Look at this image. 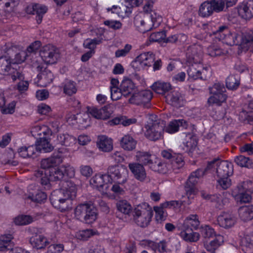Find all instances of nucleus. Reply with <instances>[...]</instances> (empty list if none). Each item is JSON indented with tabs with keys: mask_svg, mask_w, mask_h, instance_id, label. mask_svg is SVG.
Listing matches in <instances>:
<instances>
[{
	"mask_svg": "<svg viewBox=\"0 0 253 253\" xmlns=\"http://www.w3.org/2000/svg\"><path fill=\"white\" fill-rule=\"evenodd\" d=\"M77 194V187L71 181L64 182L63 188L51 193L50 200L52 205L63 212L72 208V200Z\"/></svg>",
	"mask_w": 253,
	"mask_h": 253,
	"instance_id": "obj_1",
	"label": "nucleus"
},
{
	"mask_svg": "<svg viewBox=\"0 0 253 253\" xmlns=\"http://www.w3.org/2000/svg\"><path fill=\"white\" fill-rule=\"evenodd\" d=\"M205 170L208 173L213 174L215 177L230 176L233 173V166L228 161L214 159L208 163Z\"/></svg>",
	"mask_w": 253,
	"mask_h": 253,
	"instance_id": "obj_2",
	"label": "nucleus"
},
{
	"mask_svg": "<svg viewBox=\"0 0 253 253\" xmlns=\"http://www.w3.org/2000/svg\"><path fill=\"white\" fill-rule=\"evenodd\" d=\"M35 180L39 182L45 189L50 188L49 181H58L63 179L64 173L61 167L52 168L49 170H38L34 173Z\"/></svg>",
	"mask_w": 253,
	"mask_h": 253,
	"instance_id": "obj_3",
	"label": "nucleus"
},
{
	"mask_svg": "<svg viewBox=\"0 0 253 253\" xmlns=\"http://www.w3.org/2000/svg\"><path fill=\"white\" fill-rule=\"evenodd\" d=\"M145 127V136L150 140L156 141L162 137L165 125L163 121L157 119L156 116L152 115L149 117Z\"/></svg>",
	"mask_w": 253,
	"mask_h": 253,
	"instance_id": "obj_4",
	"label": "nucleus"
},
{
	"mask_svg": "<svg viewBox=\"0 0 253 253\" xmlns=\"http://www.w3.org/2000/svg\"><path fill=\"white\" fill-rule=\"evenodd\" d=\"M107 182L115 183L119 184H125L128 177V171L126 167L123 165L110 166L107 169Z\"/></svg>",
	"mask_w": 253,
	"mask_h": 253,
	"instance_id": "obj_5",
	"label": "nucleus"
},
{
	"mask_svg": "<svg viewBox=\"0 0 253 253\" xmlns=\"http://www.w3.org/2000/svg\"><path fill=\"white\" fill-rule=\"evenodd\" d=\"M223 42L229 45H237L240 43L241 48L244 50L248 49L253 43V30L244 33L241 37L236 33H229L225 36Z\"/></svg>",
	"mask_w": 253,
	"mask_h": 253,
	"instance_id": "obj_6",
	"label": "nucleus"
},
{
	"mask_svg": "<svg viewBox=\"0 0 253 253\" xmlns=\"http://www.w3.org/2000/svg\"><path fill=\"white\" fill-rule=\"evenodd\" d=\"M76 218L86 224H91L97 219V212L96 209L88 203L79 205L74 211Z\"/></svg>",
	"mask_w": 253,
	"mask_h": 253,
	"instance_id": "obj_7",
	"label": "nucleus"
},
{
	"mask_svg": "<svg viewBox=\"0 0 253 253\" xmlns=\"http://www.w3.org/2000/svg\"><path fill=\"white\" fill-rule=\"evenodd\" d=\"M153 214L152 208L146 203L137 205L133 210L134 220L138 226L142 227H145L149 224Z\"/></svg>",
	"mask_w": 253,
	"mask_h": 253,
	"instance_id": "obj_8",
	"label": "nucleus"
},
{
	"mask_svg": "<svg viewBox=\"0 0 253 253\" xmlns=\"http://www.w3.org/2000/svg\"><path fill=\"white\" fill-rule=\"evenodd\" d=\"M11 59L6 56L0 57V74L9 75L13 82L18 79L22 80L23 75L20 68L18 65L11 67Z\"/></svg>",
	"mask_w": 253,
	"mask_h": 253,
	"instance_id": "obj_9",
	"label": "nucleus"
},
{
	"mask_svg": "<svg viewBox=\"0 0 253 253\" xmlns=\"http://www.w3.org/2000/svg\"><path fill=\"white\" fill-rule=\"evenodd\" d=\"M207 173L205 169H199L192 172L189 175L185 185V191L188 199L194 198V196L197 192L196 184L201 177Z\"/></svg>",
	"mask_w": 253,
	"mask_h": 253,
	"instance_id": "obj_10",
	"label": "nucleus"
},
{
	"mask_svg": "<svg viewBox=\"0 0 253 253\" xmlns=\"http://www.w3.org/2000/svg\"><path fill=\"white\" fill-rule=\"evenodd\" d=\"M31 66L33 68L38 72H40L38 75V79L40 84L42 86H46L52 82L53 79V75L51 72L46 69L41 61L38 59H33L31 61Z\"/></svg>",
	"mask_w": 253,
	"mask_h": 253,
	"instance_id": "obj_11",
	"label": "nucleus"
},
{
	"mask_svg": "<svg viewBox=\"0 0 253 253\" xmlns=\"http://www.w3.org/2000/svg\"><path fill=\"white\" fill-rule=\"evenodd\" d=\"M41 57L36 59L41 61V58L47 64H53L57 62L59 57V52L55 46L47 44L42 47L40 50Z\"/></svg>",
	"mask_w": 253,
	"mask_h": 253,
	"instance_id": "obj_12",
	"label": "nucleus"
},
{
	"mask_svg": "<svg viewBox=\"0 0 253 253\" xmlns=\"http://www.w3.org/2000/svg\"><path fill=\"white\" fill-rule=\"evenodd\" d=\"M198 63H192L187 70L189 78L191 80L200 79L206 80L211 76V69L210 67H203L198 64Z\"/></svg>",
	"mask_w": 253,
	"mask_h": 253,
	"instance_id": "obj_13",
	"label": "nucleus"
},
{
	"mask_svg": "<svg viewBox=\"0 0 253 253\" xmlns=\"http://www.w3.org/2000/svg\"><path fill=\"white\" fill-rule=\"evenodd\" d=\"M186 61L189 64L200 63L203 57L202 47L199 44H194L187 49Z\"/></svg>",
	"mask_w": 253,
	"mask_h": 253,
	"instance_id": "obj_14",
	"label": "nucleus"
},
{
	"mask_svg": "<svg viewBox=\"0 0 253 253\" xmlns=\"http://www.w3.org/2000/svg\"><path fill=\"white\" fill-rule=\"evenodd\" d=\"M246 182L239 184L233 191L232 195L237 202L249 203L252 199L250 192L245 187Z\"/></svg>",
	"mask_w": 253,
	"mask_h": 253,
	"instance_id": "obj_15",
	"label": "nucleus"
},
{
	"mask_svg": "<svg viewBox=\"0 0 253 253\" xmlns=\"http://www.w3.org/2000/svg\"><path fill=\"white\" fill-rule=\"evenodd\" d=\"M154 1L152 0H148L143 7V11L145 13L144 16H149L151 18L152 27L156 28L159 26L162 22V17L159 14L153 11Z\"/></svg>",
	"mask_w": 253,
	"mask_h": 253,
	"instance_id": "obj_16",
	"label": "nucleus"
},
{
	"mask_svg": "<svg viewBox=\"0 0 253 253\" xmlns=\"http://www.w3.org/2000/svg\"><path fill=\"white\" fill-rule=\"evenodd\" d=\"M48 8L44 5L33 3L28 5L26 12L28 14H36V20L38 24H40L42 20L43 15L47 11Z\"/></svg>",
	"mask_w": 253,
	"mask_h": 253,
	"instance_id": "obj_17",
	"label": "nucleus"
},
{
	"mask_svg": "<svg viewBox=\"0 0 253 253\" xmlns=\"http://www.w3.org/2000/svg\"><path fill=\"white\" fill-rule=\"evenodd\" d=\"M152 98V93L150 90H145L139 92L136 91L131 95L129 99L131 103L136 105H146L149 103Z\"/></svg>",
	"mask_w": 253,
	"mask_h": 253,
	"instance_id": "obj_18",
	"label": "nucleus"
},
{
	"mask_svg": "<svg viewBox=\"0 0 253 253\" xmlns=\"http://www.w3.org/2000/svg\"><path fill=\"white\" fill-rule=\"evenodd\" d=\"M63 158L62 154L58 153L54 155L50 158H48L42 160L41 162V169L40 170H49L54 168L62 162Z\"/></svg>",
	"mask_w": 253,
	"mask_h": 253,
	"instance_id": "obj_19",
	"label": "nucleus"
},
{
	"mask_svg": "<svg viewBox=\"0 0 253 253\" xmlns=\"http://www.w3.org/2000/svg\"><path fill=\"white\" fill-rule=\"evenodd\" d=\"M27 198L36 203L43 202L46 199V194L39 189L35 184H31L28 188Z\"/></svg>",
	"mask_w": 253,
	"mask_h": 253,
	"instance_id": "obj_20",
	"label": "nucleus"
},
{
	"mask_svg": "<svg viewBox=\"0 0 253 253\" xmlns=\"http://www.w3.org/2000/svg\"><path fill=\"white\" fill-rule=\"evenodd\" d=\"M239 15L243 19L250 20L253 18V2L243 1L237 7Z\"/></svg>",
	"mask_w": 253,
	"mask_h": 253,
	"instance_id": "obj_21",
	"label": "nucleus"
},
{
	"mask_svg": "<svg viewBox=\"0 0 253 253\" xmlns=\"http://www.w3.org/2000/svg\"><path fill=\"white\" fill-rule=\"evenodd\" d=\"M87 111L93 117L97 119L106 120L109 119L112 113L110 107L104 106L101 108L95 107L88 108Z\"/></svg>",
	"mask_w": 253,
	"mask_h": 253,
	"instance_id": "obj_22",
	"label": "nucleus"
},
{
	"mask_svg": "<svg viewBox=\"0 0 253 253\" xmlns=\"http://www.w3.org/2000/svg\"><path fill=\"white\" fill-rule=\"evenodd\" d=\"M166 101L168 104L176 108L183 106L185 100L183 95L179 92L173 90L168 93L166 96Z\"/></svg>",
	"mask_w": 253,
	"mask_h": 253,
	"instance_id": "obj_23",
	"label": "nucleus"
},
{
	"mask_svg": "<svg viewBox=\"0 0 253 253\" xmlns=\"http://www.w3.org/2000/svg\"><path fill=\"white\" fill-rule=\"evenodd\" d=\"M217 221L220 227L228 229L233 226L236 220L233 214L224 212L218 216Z\"/></svg>",
	"mask_w": 253,
	"mask_h": 253,
	"instance_id": "obj_24",
	"label": "nucleus"
},
{
	"mask_svg": "<svg viewBox=\"0 0 253 253\" xmlns=\"http://www.w3.org/2000/svg\"><path fill=\"white\" fill-rule=\"evenodd\" d=\"M29 242L31 246L37 250L44 249L49 244L47 239L41 233L33 234Z\"/></svg>",
	"mask_w": 253,
	"mask_h": 253,
	"instance_id": "obj_25",
	"label": "nucleus"
},
{
	"mask_svg": "<svg viewBox=\"0 0 253 253\" xmlns=\"http://www.w3.org/2000/svg\"><path fill=\"white\" fill-rule=\"evenodd\" d=\"M128 168L138 180L143 181L146 178V172L142 165L137 163H132L128 164Z\"/></svg>",
	"mask_w": 253,
	"mask_h": 253,
	"instance_id": "obj_26",
	"label": "nucleus"
},
{
	"mask_svg": "<svg viewBox=\"0 0 253 253\" xmlns=\"http://www.w3.org/2000/svg\"><path fill=\"white\" fill-rule=\"evenodd\" d=\"M151 169L160 173L166 174L172 171V166L169 162L157 160L151 166Z\"/></svg>",
	"mask_w": 253,
	"mask_h": 253,
	"instance_id": "obj_27",
	"label": "nucleus"
},
{
	"mask_svg": "<svg viewBox=\"0 0 253 253\" xmlns=\"http://www.w3.org/2000/svg\"><path fill=\"white\" fill-rule=\"evenodd\" d=\"M120 90L125 97L132 95L136 91V87L132 81L127 78L124 79L120 85Z\"/></svg>",
	"mask_w": 253,
	"mask_h": 253,
	"instance_id": "obj_28",
	"label": "nucleus"
},
{
	"mask_svg": "<svg viewBox=\"0 0 253 253\" xmlns=\"http://www.w3.org/2000/svg\"><path fill=\"white\" fill-rule=\"evenodd\" d=\"M154 61V55L150 52H144L138 56L134 63L139 64L142 67H149Z\"/></svg>",
	"mask_w": 253,
	"mask_h": 253,
	"instance_id": "obj_29",
	"label": "nucleus"
},
{
	"mask_svg": "<svg viewBox=\"0 0 253 253\" xmlns=\"http://www.w3.org/2000/svg\"><path fill=\"white\" fill-rule=\"evenodd\" d=\"M188 124L183 119L174 120L171 121L168 126L166 127L165 131L169 133H173L179 130V127L187 128Z\"/></svg>",
	"mask_w": 253,
	"mask_h": 253,
	"instance_id": "obj_30",
	"label": "nucleus"
},
{
	"mask_svg": "<svg viewBox=\"0 0 253 253\" xmlns=\"http://www.w3.org/2000/svg\"><path fill=\"white\" fill-rule=\"evenodd\" d=\"M135 158L137 163L142 166H148L151 169V166L153 165L154 162L152 159V155L148 152L137 151L135 155Z\"/></svg>",
	"mask_w": 253,
	"mask_h": 253,
	"instance_id": "obj_31",
	"label": "nucleus"
},
{
	"mask_svg": "<svg viewBox=\"0 0 253 253\" xmlns=\"http://www.w3.org/2000/svg\"><path fill=\"white\" fill-rule=\"evenodd\" d=\"M34 146L36 148V153L50 152L53 149V147L46 137L41 138Z\"/></svg>",
	"mask_w": 253,
	"mask_h": 253,
	"instance_id": "obj_32",
	"label": "nucleus"
},
{
	"mask_svg": "<svg viewBox=\"0 0 253 253\" xmlns=\"http://www.w3.org/2000/svg\"><path fill=\"white\" fill-rule=\"evenodd\" d=\"M182 230L180 233V237L185 241L189 242H196L200 238V234L195 232L191 229H184L181 227Z\"/></svg>",
	"mask_w": 253,
	"mask_h": 253,
	"instance_id": "obj_33",
	"label": "nucleus"
},
{
	"mask_svg": "<svg viewBox=\"0 0 253 253\" xmlns=\"http://www.w3.org/2000/svg\"><path fill=\"white\" fill-rule=\"evenodd\" d=\"M97 144L99 148L104 152H109L113 149L112 140L105 135L98 136Z\"/></svg>",
	"mask_w": 253,
	"mask_h": 253,
	"instance_id": "obj_34",
	"label": "nucleus"
},
{
	"mask_svg": "<svg viewBox=\"0 0 253 253\" xmlns=\"http://www.w3.org/2000/svg\"><path fill=\"white\" fill-rule=\"evenodd\" d=\"M200 225V221L197 214H191L184 220L182 227L184 229L196 230Z\"/></svg>",
	"mask_w": 253,
	"mask_h": 253,
	"instance_id": "obj_35",
	"label": "nucleus"
},
{
	"mask_svg": "<svg viewBox=\"0 0 253 253\" xmlns=\"http://www.w3.org/2000/svg\"><path fill=\"white\" fill-rule=\"evenodd\" d=\"M40 132L38 135H51L53 133H57L59 131V123L57 121L50 122L49 124V126H42L40 128Z\"/></svg>",
	"mask_w": 253,
	"mask_h": 253,
	"instance_id": "obj_36",
	"label": "nucleus"
},
{
	"mask_svg": "<svg viewBox=\"0 0 253 253\" xmlns=\"http://www.w3.org/2000/svg\"><path fill=\"white\" fill-rule=\"evenodd\" d=\"M121 146L126 150H133L136 145V141L130 135H124L120 141Z\"/></svg>",
	"mask_w": 253,
	"mask_h": 253,
	"instance_id": "obj_37",
	"label": "nucleus"
},
{
	"mask_svg": "<svg viewBox=\"0 0 253 253\" xmlns=\"http://www.w3.org/2000/svg\"><path fill=\"white\" fill-rule=\"evenodd\" d=\"M223 241V237L218 235L213 240L210 242L204 243V247L208 252L211 253H215V251L221 245V243Z\"/></svg>",
	"mask_w": 253,
	"mask_h": 253,
	"instance_id": "obj_38",
	"label": "nucleus"
},
{
	"mask_svg": "<svg viewBox=\"0 0 253 253\" xmlns=\"http://www.w3.org/2000/svg\"><path fill=\"white\" fill-rule=\"evenodd\" d=\"M19 156L23 158L34 157L36 155V148L34 145L29 146H22L18 149Z\"/></svg>",
	"mask_w": 253,
	"mask_h": 253,
	"instance_id": "obj_39",
	"label": "nucleus"
},
{
	"mask_svg": "<svg viewBox=\"0 0 253 253\" xmlns=\"http://www.w3.org/2000/svg\"><path fill=\"white\" fill-rule=\"evenodd\" d=\"M13 239L12 234H3L0 236V251H4L12 249L13 246L11 242Z\"/></svg>",
	"mask_w": 253,
	"mask_h": 253,
	"instance_id": "obj_40",
	"label": "nucleus"
},
{
	"mask_svg": "<svg viewBox=\"0 0 253 253\" xmlns=\"http://www.w3.org/2000/svg\"><path fill=\"white\" fill-rule=\"evenodd\" d=\"M106 180H107V177L105 176V174H98L90 179V184L93 187L101 190V189L105 185L104 183Z\"/></svg>",
	"mask_w": 253,
	"mask_h": 253,
	"instance_id": "obj_41",
	"label": "nucleus"
},
{
	"mask_svg": "<svg viewBox=\"0 0 253 253\" xmlns=\"http://www.w3.org/2000/svg\"><path fill=\"white\" fill-rule=\"evenodd\" d=\"M141 15H136L134 18V24L142 33H145L152 29L151 25L146 23L144 18V16Z\"/></svg>",
	"mask_w": 253,
	"mask_h": 253,
	"instance_id": "obj_42",
	"label": "nucleus"
},
{
	"mask_svg": "<svg viewBox=\"0 0 253 253\" xmlns=\"http://www.w3.org/2000/svg\"><path fill=\"white\" fill-rule=\"evenodd\" d=\"M239 214L240 218L245 221L253 219V207L246 206L241 207L239 210Z\"/></svg>",
	"mask_w": 253,
	"mask_h": 253,
	"instance_id": "obj_43",
	"label": "nucleus"
},
{
	"mask_svg": "<svg viewBox=\"0 0 253 253\" xmlns=\"http://www.w3.org/2000/svg\"><path fill=\"white\" fill-rule=\"evenodd\" d=\"M184 145L186 147L184 150L188 153H192L197 145L196 136L190 133L187 134L186 142L184 143Z\"/></svg>",
	"mask_w": 253,
	"mask_h": 253,
	"instance_id": "obj_44",
	"label": "nucleus"
},
{
	"mask_svg": "<svg viewBox=\"0 0 253 253\" xmlns=\"http://www.w3.org/2000/svg\"><path fill=\"white\" fill-rule=\"evenodd\" d=\"M171 85L169 83L158 81L154 83L152 89L157 93L164 94L171 89Z\"/></svg>",
	"mask_w": 253,
	"mask_h": 253,
	"instance_id": "obj_45",
	"label": "nucleus"
},
{
	"mask_svg": "<svg viewBox=\"0 0 253 253\" xmlns=\"http://www.w3.org/2000/svg\"><path fill=\"white\" fill-rule=\"evenodd\" d=\"M240 84V78L238 75L229 76L226 80V87L230 90H236Z\"/></svg>",
	"mask_w": 253,
	"mask_h": 253,
	"instance_id": "obj_46",
	"label": "nucleus"
},
{
	"mask_svg": "<svg viewBox=\"0 0 253 253\" xmlns=\"http://www.w3.org/2000/svg\"><path fill=\"white\" fill-rule=\"evenodd\" d=\"M57 140L62 145L66 147L73 146L76 143V138L68 134H62L57 136Z\"/></svg>",
	"mask_w": 253,
	"mask_h": 253,
	"instance_id": "obj_47",
	"label": "nucleus"
},
{
	"mask_svg": "<svg viewBox=\"0 0 253 253\" xmlns=\"http://www.w3.org/2000/svg\"><path fill=\"white\" fill-rule=\"evenodd\" d=\"M199 15L203 17H207L213 13L211 1H205L203 2L199 8Z\"/></svg>",
	"mask_w": 253,
	"mask_h": 253,
	"instance_id": "obj_48",
	"label": "nucleus"
},
{
	"mask_svg": "<svg viewBox=\"0 0 253 253\" xmlns=\"http://www.w3.org/2000/svg\"><path fill=\"white\" fill-rule=\"evenodd\" d=\"M235 163L239 166L247 168H253V161L248 157L243 155L236 156L234 159Z\"/></svg>",
	"mask_w": 253,
	"mask_h": 253,
	"instance_id": "obj_49",
	"label": "nucleus"
},
{
	"mask_svg": "<svg viewBox=\"0 0 253 253\" xmlns=\"http://www.w3.org/2000/svg\"><path fill=\"white\" fill-rule=\"evenodd\" d=\"M64 93L71 96L76 93L77 88L76 84L74 81L66 80L62 84Z\"/></svg>",
	"mask_w": 253,
	"mask_h": 253,
	"instance_id": "obj_50",
	"label": "nucleus"
},
{
	"mask_svg": "<svg viewBox=\"0 0 253 253\" xmlns=\"http://www.w3.org/2000/svg\"><path fill=\"white\" fill-rule=\"evenodd\" d=\"M226 94H219V95H212L208 100V103L209 105L221 106L227 99Z\"/></svg>",
	"mask_w": 253,
	"mask_h": 253,
	"instance_id": "obj_51",
	"label": "nucleus"
},
{
	"mask_svg": "<svg viewBox=\"0 0 253 253\" xmlns=\"http://www.w3.org/2000/svg\"><path fill=\"white\" fill-rule=\"evenodd\" d=\"M172 166V171L178 172V170L184 165V161L182 156L179 154H176L175 157H173L169 162Z\"/></svg>",
	"mask_w": 253,
	"mask_h": 253,
	"instance_id": "obj_52",
	"label": "nucleus"
},
{
	"mask_svg": "<svg viewBox=\"0 0 253 253\" xmlns=\"http://www.w3.org/2000/svg\"><path fill=\"white\" fill-rule=\"evenodd\" d=\"M209 200L211 202L214 203L215 207L218 209H221L225 203L228 201L226 199H223V196L219 194L211 195L209 196Z\"/></svg>",
	"mask_w": 253,
	"mask_h": 253,
	"instance_id": "obj_53",
	"label": "nucleus"
},
{
	"mask_svg": "<svg viewBox=\"0 0 253 253\" xmlns=\"http://www.w3.org/2000/svg\"><path fill=\"white\" fill-rule=\"evenodd\" d=\"M136 122L135 119H128L125 116H120L112 119L111 123L114 125L122 124L124 126H128Z\"/></svg>",
	"mask_w": 253,
	"mask_h": 253,
	"instance_id": "obj_54",
	"label": "nucleus"
},
{
	"mask_svg": "<svg viewBox=\"0 0 253 253\" xmlns=\"http://www.w3.org/2000/svg\"><path fill=\"white\" fill-rule=\"evenodd\" d=\"M229 33V29L228 27L227 26H221L216 31L213 32V35L215 38L219 41H222L223 42L226 35Z\"/></svg>",
	"mask_w": 253,
	"mask_h": 253,
	"instance_id": "obj_55",
	"label": "nucleus"
},
{
	"mask_svg": "<svg viewBox=\"0 0 253 253\" xmlns=\"http://www.w3.org/2000/svg\"><path fill=\"white\" fill-rule=\"evenodd\" d=\"M32 216L29 215H21L15 217L14 222L18 225H24L30 224L33 221Z\"/></svg>",
	"mask_w": 253,
	"mask_h": 253,
	"instance_id": "obj_56",
	"label": "nucleus"
},
{
	"mask_svg": "<svg viewBox=\"0 0 253 253\" xmlns=\"http://www.w3.org/2000/svg\"><path fill=\"white\" fill-rule=\"evenodd\" d=\"M117 207L118 211L126 214H128L132 210L130 204L126 200H121L118 202Z\"/></svg>",
	"mask_w": 253,
	"mask_h": 253,
	"instance_id": "obj_57",
	"label": "nucleus"
},
{
	"mask_svg": "<svg viewBox=\"0 0 253 253\" xmlns=\"http://www.w3.org/2000/svg\"><path fill=\"white\" fill-rule=\"evenodd\" d=\"M201 235L205 239H208L215 236L214 229L209 225H203L200 228Z\"/></svg>",
	"mask_w": 253,
	"mask_h": 253,
	"instance_id": "obj_58",
	"label": "nucleus"
},
{
	"mask_svg": "<svg viewBox=\"0 0 253 253\" xmlns=\"http://www.w3.org/2000/svg\"><path fill=\"white\" fill-rule=\"evenodd\" d=\"M101 42V39L97 38H94L93 39H87L84 41L83 45L84 47L88 48L90 50L94 51L96 45L100 44Z\"/></svg>",
	"mask_w": 253,
	"mask_h": 253,
	"instance_id": "obj_59",
	"label": "nucleus"
},
{
	"mask_svg": "<svg viewBox=\"0 0 253 253\" xmlns=\"http://www.w3.org/2000/svg\"><path fill=\"white\" fill-rule=\"evenodd\" d=\"M166 37V31L165 30L154 32L150 35L149 40L153 42H164V40Z\"/></svg>",
	"mask_w": 253,
	"mask_h": 253,
	"instance_id": "obj_60",
	"label": "nucleus"
},
{
	"mask_svg": "<svg viewBox=\"0 0 253 253\" xmlns=\"http://www.w3.org/2000/svg\"><path fill=\"white\" fill-rule=\"evenodd\" d=\"M208 54L211 57H216L224 54L223 50L216 45H211L207 48Z\"/></svg>",
	"mask_w": 253,
	"mask_h": 253,
	"instance_id": "obj_61",
	"label": "nucleus"
},
{
	"mask_svg": "<svg viewBox=\"0 0 253 253\" xmlns=\"http://www.w3.org/2000/svg\"><path fill=\"white\" fill-rule=\"evenodd\" d=\"M210 93L212 95H219L225 94V88L224 85L219 83H215L211 87L209 88Z\"/></svg>",
	"mask_w": 253,
	"mask_h": 253,
	"instance_id": "obj_62",
	"label": "nucleus"
},
{
	"mask_svg": "<svg viewBox=\"0 0 253 253\" xmlns=\"http://www.w3.org/2000/svg\"><path fill=\"white\" fill-rule=\"evenodd\" d=\"M126 1L129 3L130 6L125 5L122 6V9L125 11L126 14L131 12V8L133 7L139 6L143 1V0H126Z\"/></svg>",
	"mask_w": 253,
	"mask_h": 253,
	"instance_id": "obj_63",
	"label": "nucleus"
},
{
	"mask_svg": "<svg viewBox=\"0 0 253 253\" xmlns=\"http://www.w3.org/2000/svg\"><path fill=\"white\" fill-rule=\"evenodd\" d=\"M210 1L213 12H219L223 11L225 7V2L223 0H212Z\"/></svg>",
	"mask_w": 253,
	"mask_h": 253,
	"instance_id": "obj_64",
	"label": "nucleus"
}]
</instances>
